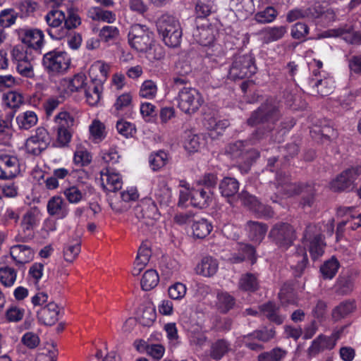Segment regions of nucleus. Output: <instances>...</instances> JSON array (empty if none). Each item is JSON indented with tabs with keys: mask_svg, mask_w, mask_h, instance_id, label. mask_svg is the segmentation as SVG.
<instances>
[{
	"mask_svg": "<svg viewBox=\"0 0 361 361\" xmlns=\"http://www.w3.org/2000/svg\"><path fill=\"white\" fill-rule=\"evenodd\" d=\"M287 32V25H274L264 27L257 32V35L260 36L262 43L269 44L281 39Z\"/></svg>",
	"mask_w": 361,
	"mask_h": 361,
	"instance_id": "obj_23",
	"label": "nucleus"
},
{
	"mask_svg": "<svg viewBox=\"0 0 361 361\" xmlns=\"http://www.w3.org/2000/svg\"><path fill=\"white\" fill-rule=\"evenodd\" d=\"M166 161L167 154L163 151L153 153L149 156V158L150 167L154 171H157L164 166L166 164Z\"/></svg>",
	"mask_w": 361,
	"mask_h": 361,
	"instance_id": "obj_61",
	"label": "nucleus"
},
{
	"mask_svg": "<svg viewBox=\"0 0 361 361\" xmlns=\"http://www.w3.org/2000/svg\"><path fill=\"white\" fill-rule=\"evenodd\" d=\"M130 45L138 51H147L154 42L153 33L140 24L133 25L128 33Z\"/></svg>",
	"mask_w": 361,
	"mask_h": 361,
	"instance_id": "obj_8",
	"label": "nucleus"
},
{
	"mask_svg": "<svg viewBox=\"0 0 361 361\" xmlns=\"http://www.w3.org/2000/svg\"><path fill=\"white\" fill-rule=\"evenodd\" d=\"M103 85L91 82L85 89L86 102L90 106H96L101 99Z\"/></svg>",
	"mask_w": 361,
	"mask_h": 361,
	"instance_id": "obj_37",
	"label": "nucleus"
},
{
	"mask_svg": "<svg viewBox=\"0 0 361 361\" xmlns=\"http://www.w3.org/2000/svg\"><path fill=\"white\" fill-rule=\"evenodd\" d=\"M218 268L219 264L216 259L212 257H205L197 265L195 271L199 275L210 277L216 273Z\"/></svg>",
	"mask_w": 361,
	"mask_h": 361,
	"instance_id": "obj_31",
	"label": "nucleus"
},
{
	"mask_svg": "<svg viewBox=\"0 0 361 361\" xmlns=\"http://www.w3.org/2000/svg\"><path fill=\"white\" fill-rule=\"evenodd\" d=\"M340 267L338 259L332 257L330 259L326 261L320 268V271L323 277L326 279H331L336 274Z\"/></svg>",
	"mask_w": 361,
	"mask_h": 361,
	"instance_id": "obj_49",
	"label": "nucleus"
},
{
	"mask_svg": "<svg viewBox=\"0 0 361 361\" xmlns=\"http://www.w3.org/2000/svg\"><path fill=\"white\" fill-rule=\"evenodd\" d=\"M42 214L39 208L33 207L27 209L22 216L20 230L16 236L17 241H27L33 236L34 230L39 226Z\"/></svg>",
	"mask_w": 361,
	"mask_h": 361,
	"instance_id": "obj_7",
	"label": "nucleus"
},
{
	"mask_svg": "<svg viewBox=\"0 0 361 361\" xmlns=\"http://www.w3.org/2000/svg\"><path fill=\"white\" fill-rule=\"evenodd\" d=\"M337 342V338L335 336H326L319 335L312 341L311 345L307 348V353L309 358H312L319 353L325 350L333 349Z\"/></svg>",
	"mask_w": 361,
	"mask_h": 361,
	"instance_id": "obj_20",
	"label": "nucleus"
},
{
	"mask_svg": "<svg viewBox=\"0 0 361 361\" xmlns=\"http://www.w3.org/2000/svg\"><path fill=\"white\" fill-rule=\"evenodd\" d=\"M178 108L184 114L191 115L197 112L204 103L202 94L190 85L179 89L176 97Z\"/></svg>",
	"mask_w": 361,
	"mask_h": 361,
	"instance_id": "obj_4",
	"label": "nucleus"
},
{
	"mask_svg": "<svg viewBox=\"0 0 361 361\" xmlns=\"http://www.w3.org/2000/svg\"><path fill=\"white\" fill-rule=\"evenodd\" d=\"M110 65L102 61H95L90 68V75L92 78V81L103 85L106 81L109 71Z\"/></svg>",
	"mask_w": 361,
	"mask_h": 361,
	"instance_id": "obj_28",
	"label": "nucleus"
},
{
	"mask_svg": "<svg viewBox=\"0 0 361 361\" xmlns=\"http://www.w3.org/2000/svg\"><path fill=\"white\" fill-rule=\"evenodd\" d=\"M17 277L15 269L5 266L0 268V281L6 287L12 286Z\"/></svg>",
	"mask_w": 361,
	"mask_h": 361,
	"instance_id": "obj_52",
	"label": "nucleus"
},
{
	"mask_svg": "<svg viewBox=\"0 0 361 361\" xmlns=\"http://www.w3.org/2000/svg\"><path fill=\"white\" fill-rule=\"evenodd\" d=\"M59 310L55 302H49L37 312L39 322L44 325H52L58 320Z\"/></svg>",
	"mask_w": 361,
	"mask_h": 361,
	"instance_id": "obj_26",
	"label": "nucleus"
},
{
	"mask_svg": "<svg viewBox=\"0 0 361 361\" xmlns=\"http://www.w3.org/2000/svg\"><path fill=\"white\" fill-rule=\"evenodd\" d=\"M255 59L252 54L235 56L228 71V77L232 80L250 78L256 73Z\"/></svg>",
	"mask_w": 361,
	"mask_h": 361,
	"instance_id": "obj_6",
	"label": "nucleus"
},
{
	"mask_svg": "<svg viewBox=\"0 0 361 361\" xmlns=\"http://www.w3.org/2000/svg\"><path fill=\"white\" fill-rule=\"evenodd\" d=\"M238 252V254H232L227 259L232 263H239L247 258L252 260V264L255 263V250L252 246L247 244H239Z\"/></svg>",
	"mask_w": 361,
	"mask_h": 361,
	"instance_id": "obj_33",
	"label": "nucleus"
},
{
	"mask_svg": "<svg viewBox=\"0 0 361 361\" xmlns=\"http://www.w3.org/2000/svg\"><path fill=\"white\" fill-rule=\"evenodd\" d=\"M215 30L207 22L197 25L192 31L194 40L202 46H209L214 40Z\"/></svg>",
	"mask_w": 361,
	"mask_h": 361,
	"instance_id": "obj_25",
	"label": "nucleus"
},
{
	"mask_svg": "<svg viewBox=\"0 0 361 361\" xmlns=\"http://www.w3.org/2000/svg\"><path fill=\"white\" fill-rule=\"evenodd\" d=\"M142 212L143 218L149 219H157L160 215L157 205L152 200H147L142 203Z\"/></svg>",
	"mask_w": 361,
	"mask_h": 361,
	"instance_id": "obj_58",
	"label": "nucleus"
},
{
	"mask_svg": "<svg viewBox=\"0 0 361 361\" xmlns=\"http://www.w3.org/2000/svg\"><path fill=\"white\" fill-rule=\"evenodd\" d=\"M100 181L103 189L108 192H116L120 190L123 185L121 175L109 166L101 171Z\"/></svg>",
	"mask_w": 361,
	"mask_h": 361,
	"instance_id": "obj_17",
	"label": "nucleus"
},
{
	"mask_svg": "<svg viewBox=\"0 0 361 361\" xmlns=\"http://www.w3.org/2000/svg\"><path fill=\"white\" fill-rule=\"evenodd\" d=\"M247 142L237 141L229 147V152L235 157H242L243 158L255 159L259 157L258 152L255 150H246L244 149Z\"/></svg>",
	"mask_w": 361,
	"mask_h": 361,
	"instance_id": "obj_38",
	"label": "nucleus"
},
{
	"mask_svg": "<svg viewBox=\"0 0 361 361\" xmlns=\"http://www.w3.org/2000/svg\"><path fill=\"white\" fill-rule=\"evenodd\" d=\"M54 123L56 146L59 147L67 146L71 140V128L75 123L74 118L66 111H61L54 117Z\"/></svg>",
	"mask_w": 361,
	"mask_h": 361,
	"instance_id": "obj_5",
	"label": "nucleus"
},
{
	"mask_svg": "<svg viewBox=\"0 0 361 361\" xmlns=\"http://www.w3.org/2000/svg\"><path fill=\"white\" fill-rule=\"evenodd\" d=\"M159 281V275L155 270H147L141 279L142 288L144 290H150L157 286Z\"/></svg>",
	"mask_w": 361,
	"mask_h": 361,
	"instance_id": "obj_50",
	"label": "nucleus"
},
{
	"mask_svg": "<svg viewBox=\"0 0 361 361\" xmlns=\"http://www.w3.org/2000/svg\"><path fill=\"white\" fill-rule=\"evenodd\" d=\"M239 198L245 207L257 216L271 217L273 215V212L269 207L259 202L255 196L248 192L243 191L239 195Z\"/></svg>",
	"mask_w": 361,
	"mask_h": 361,
	"instance_id": "obj_16",
	"label": "nucleus"
},
{
	"mask_svg": "<svg viewBox=\"0 0 361 361\" xmlns=\"http://www.w3.org/2000/svg\"><path fill=\"white\" fill-rule=\"evenodd\" d=\"M279 15L278 11L273 6H267L262 11H257L254 20L259 24H268L274 22Z\"/></svg>",
	"mask_w": 361,
	"mask_h": 361,
	"instance_id": "obj_43",
	"label": "nucleus"
},
{
	"mask_svg": "<svg viewBox=\"0 0 361 361\" xmlns=\"http://www.w3.org/2000/svg\"><path fill=\"white\" fill-rule=\"evenodd\" d=\"M261 313L270 321L278 324L283 322L284 317L279 314V309L272 302H268L260 307Z\"/></svg>",
	"mask_w": 361,
	"mask_h": 361,
	"instance_id": "obj_45",
	"label": "nucleus"
},
{
	"mask_svg": "<svg viewBox=\"0 0 361 361\" xmlns=\"http://www.w3.org/2000/svg\"><path fill=\"white\" fill-rule=\"evenodd\" d=\"M235 298L226 291H219L216 295V307L223 313H226L235 305Z\"/></svg>",
	"mask_w": 361,
	"mask_h": 361,
	"instance_id": "obj_39",
	"label": "nucleus"
},
{
	"mask_svg": "<svg viewBox=\"0 0 361 361\" xmlns=\"http://www.w3.org/2000/svg\"><path fill=\"white\" fill-rule=\"evenodd\" d=\"M250 239L259 243L264 239L267 231V226L258 221H250L246 225Z\"/></svg>",
	"mask_w": 361,
	"mask_h": 361,
	"instance_id": "obj_32",
	"label": "nucleus"
},
{
	"mask_svg": "<svg viewBox=\"0 0 361 361\" xmlns=\"http://www.w3.org/2000/svg\"><path fill=\"white\" fill-rule=\"evenodd\" d=\"M231 6L243 18L247 17L255 9L252 0H231Z\"/></svg>",
	"mask_w": 361,
	"mask_h": 361,
	"instance_id": "obj_40",
	"label": "nucleus"
},
{
	"mask_svg": "<svg viewBox=\"0 0 361 361\" xmlns=\"http://www.w3.org/2000/svg\"><path fill=\"white\" fill-rule=\"evenodd\" d=\"M155 197L161 205L166 206L171 201V190L165 183H163L155 192Z\"/></svg>",
	"mask_w": 361,
	"mask_h": 361,
	"instance_id": "obj_60",
	"label": "nucleus"
},
{
	"mask_svg": "<svg viewBox=\"0 0 361 361\" xmlns=\"http://www.w3.org/2000/svg\"><path fill=\"white\" fill-rule=\"evenodd\" d=\"M308 259L306 251L302 247L297 248L295 254L290 259L291 267L295 270V276H300L306 267Z\"/></svg>",
	"mask_w": 361,
	"mask_h": 361,
	"instance_id": "obj_35",
	"label": "nucleus"
},
{
	"mask_svg": "<svg viewBox=\"0 0 361 361\" xmlns=\"http://www.w3.org/2000/svg\"><path fill=\"white\" fill-rule=\"evenodd\" d=\"M93 186L87 183L70 185L63 189L62 193L70 204H78L94 193Z\"/></svg>",
	"mask_w": 361,
	"mask_h": 361,
	"instance_id": "obj_15",
	"label": "nucleus"
},
{
	"mask_svg": "<svg viewBox=\"0 0 361 361\" xmlns=\"http://www.w3.org/2000/svg\"><path fill=\"white\" fill-rule=\"evenodd\" d=\"M11 56L14 63L34 62V56L30 50L22 45L15 46L12 49Z\"/></svg>",
	"mask_w": 361,
	"mask_h": 361,
	"instance_id": "obj_47",
	"label": "nucleus"
},
{
	"mask_svg": "<svg viewBox=\"0 0 361 361\" xmlns=\"http://www.w3.org/2000/svg\"><path fill=\"white\" fill-rule=\"evenodd\" d=\"M187 292V287L185 284L180 282H176L170 286L168 289L169 296L176 300L183 299Z\"/></svg>",
	"mask_w": 361,
	"mask_h": 361,
	"instance_id": "obj_64",
	"label": "nucleus"
},
{
	"mask_svg": "<svg viewBox=\"0 0 361 361\" xmlns=\"http://www.w3.org/2000/svg\"><path fill=\"white\" fill-rule=\"evenodd\" d=\"M231 350V345L228 341L218 339L212 343L209 355L212 359L219 360Z\"/></svg>",
	"mask_w": 361,
	"mask_h": 361,
	"instance_id": "obj_34",
	"label": "nucleus"
},
{
	"mask_svg": "<svg viewBox=\"0 0 361 361\" xmlns=\"http://www.w3.org/2000/svg\"><path fill=\"white\" fill-rule=\"evenodd\" d=\"M10 254L16 264H25L34 258V251L28 245L18 244L10 248Z\"/></svg>",
	"mask_w": 361,
	"mask_h": 361,
	"instance_id": "obj_27",
	"label": "nucleus"
},
{
	"mask_svg": "<svg viewBox=\"0 0 361 361\" xmlns=\"http://www.w3.org/2000/svg\"><path fill=\"white\" fill-rule=\"evenodd\" d=\"M90 139L96 143L101 142L106 137L105 126L99 120L94 119L89 126Z\"/></svg>",
	"mask_w": 361,
	"mask_h": 361,
	"instance_id": "obj_46",
	"label": "nucleus"
},
{
	"mask_svg": "<svg viewBox=\"0 0 361 361\" xmlns=\"http://www.w3.org/2000/svg\"><path fill=\"white\" fill-rule=\"evenodd\" d=\"M157 317L155 309L147 306L142 309V312L138 317L140 323L143 326H151Z\"/></svg>",
	"mask_w": 361,
	"mask_h": 361,
	"instance_id": "obj_57",
	"label": "nucleus"
},
{
	"mask_svg": "<svg viewBox=\"0 0 361 361\" xmlns=\"http://www.w3.org/2000/svg\"><path fill=\"white\" fill-rule=\"evenodd\" d=\"M334 219H329L324 225L319 224H310L307 225L303 236V244L306 247L313 260H316L323 255L326 243L324 239V233L331 235L334 230Z\"/></svg>",
	"mask_w": 361,
	"mask_h": 361,
	"instance_id": "obj_1",
	"label": "nucleus"
},
{
	"mask_svg": "<svg viewBox=\"0 0 361 361\" xmlns=\"http://www.w3.org/2000/svg\"><path fill=\"white\" fill-rule=\"evenodd\" d=\"M42 63L49 75L59 76L68 72L71 59L66 51L52 50L44 54Z\"/></svg>",
	"mask_w": 361,
	"mask_h": 361,
	"instance_id": "obj_3",
	"label": "nucleus"
},
{
	"mask_svg": "<svg viewBox=\"0 0 361 361\" xmlns=\"http://www.w3.org/2000/svg\"><path fill=\"white\" fill-rule=\"evenodd\" d=\"M204 145L203 139L195 134H190L184 142L185 149L189 152H197Z\"/></svg>",
	"mask_w": 361,
	"mask_h": 361,
	"instance_id": "obj_56",
	"label": "nucleus"
},
{
	"mask_svg": "<svg viewBox=\"0 0 361 361\" xmlns=\"http://www.w3.org/2000/svg\"><path fill=\"white\" fill-rule=\"evenodd\" d=\"M48 25L47 34L52 39L59 40L66 37V28L63 27L65 13L58 9L49 11L44 16Z\"/></svg>",
	"mask_w": 361,
	"mask_h": 361,
	"instance_id": "obj_9",
	"label": "nucleus"
},
{
	"mask_svg": "<svg viewBox=\"0 0 361 361\" xmlns=\"http://www.w3.org/2000/svg\"><path fill=\"white\" fill-rule=\"evenodd\" d=\"M354 308L353 302L350 301L343 302L333 310L332 316L336 320L340 319L353 312Z\"/></svg>",
	"mask_w": 361,
	"mask_h": 361,
	"instance_id": "obj_59",
	"label": "nucleus"
},
{
	"mask_svg": "<svg viewBox=\"0 0 361 361\" xmlns=\"http://www.w3.org/2000/svg\"><path fill=\"white\" fill-rule=\"evenodd\" d=\"M284 194L288 196L300 193L307 194V197H303L304 206H311L314 202V189L310 185H302L293 183H286L281 185Z\"/></svg>",
	"mask_w": 361,
	"mask_h": 361,
	"instance_id": "obj_21",
	"label": "nucleus"
},
{
	"mask_svg": "<svg viewBox=\"0 0 361 361\" xmlns=\"http://www.w3.org/2000/svg\"><path fill=\"white\" fill-rule=\"evenodd\" d=\"M361 175V166H350L343 171L335 179L330 186L334 191L350 190L355 186V180Z\"/></svg>",
	"mask_w": 361,
	"mask_h": 361,
	"instance_id": "obj_10",
	"label": "nucleus"
},
{
	"mask_svg": "<svg viewBox=\"0 0 361 361\" xmlns=\"http://www.w3.org/2000/svg\"><path fill=\"white\" fill-rule=\"evenodd\" d=\"M309 85L322 97L327 96L333 92L335 87L334 78L325 71H312L309 79Z\"/></svg>",
	"mask_w": 361,
	"mask_h": 361,
	"instance_id": "obj_13",
	"label": "nucleus"
},
{
	"mask_svg": "<svg viewBox=\"0 0 361 361\" xmlns=\"http://www.w3.org/2000/svg\"><path fill=\"white\" fill-rule=\"evenodd\" d=\"M86 77L82 73L75 75L73 78L63 79L61 82L66 93L70 94L79 91L85 85Z\"/></svg>",
	"mask_w": 361,
	"mask_h": 361,
	"instance_id": "obj_36",
	"label": "nucleus"
},
{
	"mask_svg": "<svg viewBox=\"0 0 361 361\" xmlns=\"http://www.w3.org/2000/svg\"><path fill=\"white\" fill-rule=\"evenodd\" d=\"M212 228L211 223L205 219L194 221L192 226L193 235L197 238H204L207 236Z\"/></svg>",
	"mask_w": 361,
	"mask_h": 361,
	"instance_id": "obj_42",
	"label": "nucleus"
},
{
	"mask_svg": "<svg viewBox=\"0 0 361 361\" xmlns=\"http://www.w3.org/2000/svg\"><path fill=\"white\" fill-rule=\"evenodd\" d=\"M87 17L94 21L106 23H114L116 20V15L111 11L104 10L98 6L90 7L87 13Z\"/></svg>",
	"mask_w": 361,
	"mask_h": 361,
	"instance_id": "obj_29",
	"label": "nucleus"
},
{
	"mask_svg": "<svg viewBox=\"0 0 361 361\" xmlns=\"http://www.w3.org/2000/svg\"><path fill=\"white\" fill-rule=\"evenodd\" d=\"M81 24V19L78 14L73 10L68 11V16H65L63 27L66 28V37L69 35L70 30L76 28Z\"/></svg>",
	"mask_w": 361,
	"mask_h": 361,
	"instance_id": "obj_63",
	"label": "nucleus"
},
{
	"mask_svg": "<svg viewBox=\"0 0 361 361\" xmlns=\"http://www.w3.org/2000/svg\"><path fill=\"white\" fill-rule=\"evenodd\" d=\"M119 30L116 26L105 25L102 27L99 32L100 39L104 42H109L116 39L119 36Z\"/></svg>",
	"mask_w": 361,
	"mask_h": 361,
	"instance_id": "obj_55",
	"label": "nucleus"
},
{
	"mask_svg": "<svg viewBox=\"0 0 361 361\" xmlns=\"http://www.w3.org/2000/svg\"><path fill=\"white\" fill-rule=\"evenodd\" d=\"M38 121L37 114L32 111H27L18 114L16 117V122L21 129H30L37 124Z\"/></svg>",
	"mask_w": 361,
	"mask_h": 361,
	"instance_id": "obj_44",
	"label": "nucleus"
},
{
	"mask_svg": "<svg viewBox=\"0 0 361 361\" xmlns=\"http://www.w3.org/2000/svg\"><path fill=\"white\" fill-rule=\"evenodd\" d=\"M328 37H341L345 42L353 44H361V32L350 28H338L328 31Z\"/></svg>",
	"mask_w": 361,
	"mask_h": 361,
	"instance_id": "obj_30",
	"label": "nucleus"
},
{
	"mask_svg": "<svg viewBox=\"0 0 361 361\" xmlns=\"http://www.w3.org/2000/svg\"><path fill=\"white\" fill-rule=\"evenodd\" d=\"M214 199L213 192L210 189L202 188H193L190 190V204L198 208H207Z\"/></svg>",
	"mask_w": 361,
	"mask_h": 361,
	"instance_id": "obj_24",
	"label": "nucleus"
},
{
	"mask_svg": "<svg viewBox=\"0 0 361 361\" xmlns=\"http://www.w3.org/2000/svg\"><path fill=\"white\" fill-rule=\"evenodd\" d=\"M157 30L166 46L176 47L180 44L183 32L176 18L167 15L161 16L157 23Z\"/></svg>",
	"mask_w": 361,
	"mask_h": 361,
	"instance_id": "obj_2",
	"label": "nucleus"
},
{
	"mask_svg": "<svg viewBox=\"0 0 361 361\" xmlns=\"http://www.w3.org/2000/svg\"><path fill=\"white\" fill-rule=\"evenodd\" d=\"M92 161V156L88 150L82 145H78L73 156L75 164L84 166L88 165Z\"/></svg>",
	"mask_w": 361,
	"mask_h": 361,
	"instance_id": "obj_51",
	"label": "nucleus"
},
{
	"mask_svg": "<svg viewBox=\"0 0 361 361\" xmlns=\"http://www.w3.org/2000/svg\"><path fill=\"white\" fill-rule=\"evenodd\" d=\"M219 190L222 196L230 197L238 192L239 183L236 179L226 177L220 183Z\"/></svg>",
	"mask_w": 361,
	"mask_h": 361,
	"instance_id": "obj_41",
	"label": "nucleus"
},
{
	"mask_svg": "<svg viewBox=\"0 0 361 361\" xmlns=\"http://www.w3.org/2000/svg\"><path fill=\"white\" fill-rule=\"evenodd\" d=\"M80 252V240L78 238L69 240L63 248V257L66 261L72 262Z\"/></svg>",
	"mask_w": 361,
	"mask_h": 361,
	"instance_id": "obj_48",
	"label": "nucleus"
},
{
	"mask_svg": "<svg viewBox=\"0 0 361 361\" xmlns=\"http://www.w3.org/2000/svg\"><path fill=\"white\" fill-rule=\"evenodd\" d=\"M279 116L278 110L276 107L266 104L263 105L255 111L250 118L248 119L247 123L254 126L260 122L264 121H274Z\"/></svg>",
	"mask_w": 361,
	"mask_h": 361,
	"instance_id": "obj_22",
	"label": "nucleus"
},
{
	"mask_svg": "<svg viewBox=\"0 0 361 361\" xmlns=\"http://www.w3.org/2000/svg\"><path fill=\"white\" fill-rule=\"evenodd\" d=\"M18 39L27 49L40 51L44 44V35L37 28L21 27L16 30Z\"/></svg>",
	"mask_w": 361,
	"mask_h": 361,
	"instance_id": "obj_12",
	"label": "nucleus"
},
{
	"mask_svg": "<svg viewBox=\"0 0 361 361\" xmlns=\"http://www.w3.org/2000/svg\"><path fill=\"white\" fill-rule=\"evenodd\" d=\"M258 288L257 277L252 274L243 275L239 281V288L245 291H255Z\"/></svg>",
	"mask_w": 361,
	"mask_h": 361,
	"instance_id": "obj_53",
	"label": "nucleus"
},
{
	"mask_svg": "<svg viewBox=\"0 0 361 361\" xmlns=\"http://www.w3.org/2000/svg\"><path fill=\"white\" fill-rule=\"evenodd\" d=\"M269 237L281 248L286 250L292 245L296 238L293 228L286 223L275 224L271 229Z\"/></svg>",
	"mask_w": 361,
	"mask_h": 361,
	"instance_id": "obj_11",
	"label": "nucleus"
},
{
	"mask_svg": "<svg viewBox=\"0 0 361 361\" xmlns=\"http://www.w3.org/2000/svg\"><path fill=\"white\" fill-rule=\"evenodd\" d=\"M47 211L49 216L56 219H63L69 214L70 208L62 197L55 195L48 200Z\"/></svg>",
	"mask_w": 361,
	"mask_h": 361,
	"instance_id": "obj_19",
	"label": "nucleus"
},
{
	"mask_svg": "<svg viewBox=\"0 0 361 361\" xmlns=\"http://www.w3.org/2000/svg\"><path fill=\"white\" fill-rule=\"evenodd\" d=\"M20 173V165L16 157L0 154V178L8 179Z\"/></svg>",
	"mask_w": 361,
	"mask_h": 361,
	"instance_id": "obj_18",
	"label": "nucleus"
},
{
	"mask_svg": "<svg viewBox=\"0 0 361 361\" xmlns=\"http://www.w3.org/2000/svg\"><path fill=\"white\" fill-rule=\"evenodd\" d=\"M157 92V87L152 80L145 81L140 89L139 94L142 98L152 99L155 97Z\"/></svg>",
	"mask_w": 361,
	"mask_h": 361,
	"instance_id": "obj_62",
	"label": "nucleus"
},
{
	"mask_svg": "<svg viewBox=\"0 0 361 361\" xmlns=\"http://www.w3.org/2000/svg\"><path fill=\"white\" fill-rule=\"evenodd\" d=\"M50 142L48 131L42 127L37 128L35 134L29 137L25 142V149L32 155H39L47 148Z\"/></svg>",
	"mask_w": 361,
	"mask_h": 361,
	"instance_id": "obj_14",
	"label": "nucleus"
},
{
	"mask_svg": "<svg viewBox=\"0 0 361 361\" xmlns=\"http://www.w3.org/2000/svg\"><path fill=\"white\" fill-rule=\"evenodd\" d=\"M287 352L280 348H275L271 350L263 353L258 356V361H281L286 355Z\"/></svg>",
	"mask_w": 361,
	"mask_h": 361,
	"instance_id": "obj_54",
	"label": "nucleus"
}]
</instances>
